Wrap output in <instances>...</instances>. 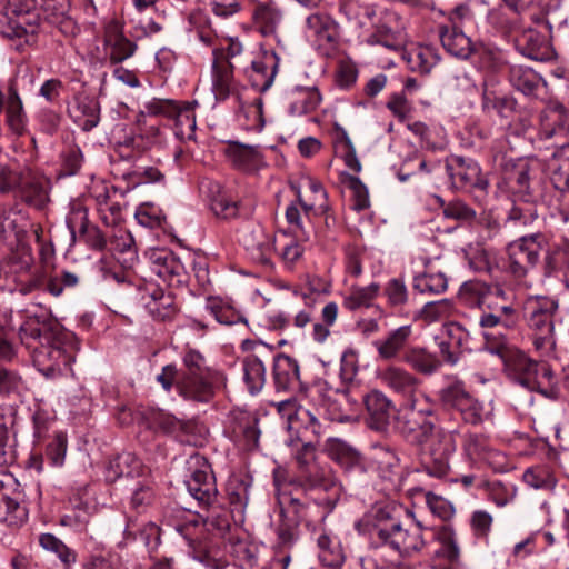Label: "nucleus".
I'll return each instance as SVG.
<instances>
[{"instance_id": "nucleus-2", "label": "nucleus", "mask_w": 569, "mask_h": 569, "mask_svg": "<svg viewBox=\"0 0 569 569\" xmlns=\"http://www.w3.org/2000/svg\"><path fill=\"white\" fill-rule=\"evenodd\" d=\"M432 415H403L399 420L402 436L420 448V460L430 476L442 478L450 469V459L456 452L455 431L436 426Z\"/></svg>"}, {"instance_id": "nucleus-40", "label": "nucleus", "mask_w": 569, "mask_h": 569, "mask_svg": "<svg viewBox=\"0 0 569 569\" xmlns=\"http://www.w3.org/2000/svg\"><path fill=\"white\" fill-rule=\"evenodd\" d=\"M33 261L31 247L23 241L17 242V248L3 262V274L10 277L27 273L30 271Z\"/></svg>"}, {"instance_id": "nucleus-11", "label": "nucleus", "mask_w": 569, "mask_h": 569, "mask_svg": "<svg viewBox=\"0 0 569 569\" xmlns=\"http://www.w3.org/2000/svg\"><path fill=\"white\" fill-rule=\"evenodd\" d=\"M242 51V44L237 38H219L216 46V100L226 99L233 90V64L230 59Z\"/></svg>"}, {"instance_id": "nucleus-41", "label": "nucleus", "mask_w": 569, "mask_h": 569, "mask_svg": "<svg viewBox=\"0 0 569 569\" xmlns=\"http://www.w3.org/2000/svg\"><path fill=\"white\" fill-rule=\"evenodd\" d=\"M402 360L413 370L426 376L435 373L441 366L438 357L425 348L411 347L403 353Z\"/></svg>"}, {"instance_id": "nucleus-30", "label": "nucleus", "mask_w": 569, "mask_h": 569, "mask_svg": "<svg viewBox=\"0 0 569 569\" xmlns=\"http://www.w3.org/2000/svg\"><path fill=\"white\" fill-rule=\"evenodd\" d=\"M104 41L110 47V60L116 63L130 58L137 49V46L123 36L118 21H111L107 24Z\"/></svg>"}, {"instance_id": "nucleus-32", "label": "nucleus", "mask_w": 569, "mask_h": 569, "mask_svg": "<svg viewBox=\"0 0 569 569\" xmlns=\"http://www.w3.org/2000/svg\"><path fill=\"white\" fill-rule=\"evenodd\" d=\"M322 97L316 87H295L288 93V109L291 116L299 117L315 111Z\"/></svg>"}, {"instance_id": "nucleus-3", "label": "nucleus", "mask_w": 569, "mask_h": 569, "mask_svg": "<svg viewBox=\"0 0 569 569\" xmlns=\"http://www.w3.org/2000/svg\"><path fill=\"white\" fill-rule=\"evenodd\" d=\"M389 505L376 506L366 515L369 533L377 546L396 550L401 557H416L429 545L431 529L421 522L401 523Z\"/></svg>"}, {"instance_id": "nucleus-26", "label": "nucleus", "mask_w": 569, "mask_h": 569, "mask_svg": "<svg viewBox=\"0 0 569 569\" xmlns=\"http://www.w3.org/2000/svg\"><path fill=\"white\" fill-rule=\"evenodd\" d=\"M240 242L254 261L263 266L270 264L273 243L271 237L266 234L261 228L244 230L241 233Z\"/></svg>"}, {"instance_id": "nucleus-38", "label": "nucleus", "mask_w": 569, "mask_h": 569, "mask_svg": "<svg viewBox=\"0 0 569 569\" xmlns=\"http://www.w3.org/2000/svg\"><path fill=\"white\" fill-rule=\"evenodd\" d=\"M254 23L266 38H277V30L282 21V12L273 4L260 3L252 13Z\"/></svg>"}, {"instance_id": "nucleus-4", "label": "nucleus", "mask_w": 569, "mask_h": 569, "mask_svg": "<svg viewBox=\"0 0 569 569\" xmlns=\"http://www.w3.org/2000/svg\"><path fill=\"white\" fill-rule=\"evenodd\" d=\"M559 300L548 296H529L523 302V317L532 336V343L541 356L549 357L556 347L553 318Z\"/></svg>"}, {"instance_id": "nucleus-29", "label": "nucleus", "mask_w": 569, "mask_h": 569, "mask_svg": "<svg viewBox=\"0 0 569 569\" xmlns=\"http://www.w3.org/2000/svg\"><path fill=\"white\" fill-rule=\"evenodd\" d=\"M505 180L516 193L530 194L531 166L528 160H508L503 166Z\"/></svg>"}, {"instance_id": "nucleus-39", "label": "nucleus", "mask_w": 569, "mask_h": 569, "mask_svg": "<svg viewBox=\"0 0 569 569\" xmlns=\"http://www.w3.org/2000/svg\"><path fill=\"white\" fill-rule=\"evenodd\" d=\"M318 557L326 567H338L343 560V550L337 537L327 530H322L316 538Z\"/></svg>"}, {"instance_id": "nucleus-43", "label": "nucleus", "mask_w": 569, "mask_h": 569, "mask_svg": "<svg viewBox=\"0 0 569 569\" xmlns=\"http://www.w3.org/2000/svg\"><path fill=\"white\" fill-rule=\"evenodd\" d=\"M278 62L279 58L274 51L266 53L262 60L252 62L253 81L256 86L260 87V90L264 91L272 86L278 71Z\"/></svg>"}, {"instance_id": "nucleus-13", "label": "nucleus", "mask_w": 569, "mask_h": 569, "mask_svg": "<svg viewBox=\"0 0 569 569\" xmlns=\"http://www.w3.org/2000/svg\"><path fill=\"white\" fill-rule=\"evenodd\" d=\"M363 459L365 471L376 472L382 481L388 483L387 489L395 490L399 487L401 480L400 460L392 448L386 445H375Z\"/></svg>"}, {"instance_id": "nucleus-44", "label": "nucleus", "mask_w": 569, "mask_h": 569, "mask_svg": "<svg viewBox=\"0 0 569 569\" xmlns=\"http://www.w3.org/2000/svg\"><path fill=\"white\" fill-rule=\"evenodd\" d=\"M284 478V471L281 469H276L273 472V482L276 489L278 491V503L281 508V512H284L286 506L291 507L295 512L296 521H303L311 515L313 509H318V506H308L305 507L299 499L292 498L286 492H280L282 487V481Z\"/></svg>"}, {"instance_id": "nucleus-6", "label": "nucleus", "mask_w": 569, "mask_h": 569, "mask_svg": "<svg viewBox=\"0 0 569 569\" xmlns=\"http://www.w3.org/2000/svg\"><path fill=\"white\" fill-rule=\"evenodd\" d=\"M569 132V112L562 104L550 108L546 113V121L542 123L540 132L541 138L548 140L557 138L561 143L556 146L552 153L553 161H561L562 164L556 167L552 163L551 180L555 187L561 191H569V142L563 138Z\"/></svg>"}, {"instance_id": "nucleus-49", "label": "nucleus", "mask_w": 569, "mask_h": 569, "mask_svg": "<svg viewBox=\"0 0 569 569\" xmlns=\"http://www.w3.org/2000/svg\"><path fill=\"white\" fill-rule=\"evenodd\" d=\"M509 80L513 88L523 94H531L539 83L538 74L532 69L521 66L510 68Z\"/></svg>"}, {"instance_id": "nucleus-23", "label": "nucleus", "mask_w": 569, "mask_h": 569, "mask_svg": "<svg viewBox=\"0 0 569 569\" xmlns=\"http://www.w3.org/2000/svg\"><path fill=\"white\" fill-rule=\"evenodd\" d=\"M516 48L523 56L543 61L550 58L551 47L548 36L535 28L521 30L515 38Z\"/></svg>"}, {"instance_id": "nucleus-7", "label": "nucleus", "mask_w": 569, "mask_h": 569, "mask_svg": "<svg viewBox=\"0 0 569 569\" xmlns=\"http://www.w3.org/2000/svg\"><path fill=\"white\" fill-rule=\"evenodd\" d=\"M277 411L282 418L287 419V429L289 438L287 443L296 447L305 443L310 448V443H317L323 433V426L318 417L311 410L297 403L295 399H287L274 403Z\"/></svg>"}, {"instance_id": "nucleus-50", "label": "nucleus", "mask_w": 569, "mask_h": 569, "mask_svg": "<svg viewBox=\"0 0 569 569\" xmlns=\"http://www.w3.org/2000/svg\"><path fill=\"white\" fill-rule=\"evenodd\" d=\"M252 485V478L243 472H233L227 482V492L232 503L243 505L249 499V489Z\"/></svg>"}, {"instance_id": "nucleus-20", "label": "nucleus", "mask_w": 569, "mask_h": 569, "mask_svg": "<svg viewBox=\"0 0 569 569\" xmlns=\"http://www.w3.org/2000/svg\"><path fill=\"white\" fill-rule=\"evenodd\" d=\"M463 450L472 461L487 463L495 471L502 472L507 469L506 456L495 449L482 435H469L465 440Z\"/></svg>"}, {"instance_id": "nucleus-9", "label": "nucleus", "mask_w": 569, "mask_h": 569, "mask_svg": "<svg viewBox=\"0 0 569 569\" xmlns=\"http://www.w3.org/2000/svg\"><path fill=\"white\" fill-rule=\"evenodd\" d=\"M439 397L445 406L457 410L467 423L479 425L489 416L485 405L466 389L462 381L449 383L440 390Z\"/></svg>"}, {"instance_id": "nucleus-59", "label": "nucleus", "mask_w": 569, "mask_h": 569, "mask_svg": "<svg viewBox=\"0 0 569 569\" xmlns=\"http://www.w3.org/2000/svg\"><path fill=\"white\" fill-rule=\"evenodd\" d=\"M301 297L305 300L306 307L302 310H299L298 312H296L292 320H290L289 318H286L282 315L279 316V319L283 327L292 323L296 328L302 329L312 322L313 311H315V309H313L315 299H312L311 296L307 295V293H302Z\"/></svg>"}, {"instance_id": "nucleus-57", "label": "nucleus", "mask_w": 569, "mask_h": 569, "mask_svg": "<svg viewBox=\"0 0 569 569\" xmlns=\"http://www.w3.org/2000/svg\"><path fill=\"white\" fill-rule=\"evenodd\" d=\"M67 227L72 237L77 233H84L88 228V212L80 202H72L66 218Z\"/></svg>"}, {"instance_id": "nucleus-42", "label": "nucleus", "mask_w": 569, "mask_h": 569, "mask_svg": "<svg viewBox=\"0 0 569 569\" xmlns=\"http://www.w3.org/2000/svg\"><path fill=\"white\" fill-rule=\"evenodd\" d=\"M146 308L154 319H170L176 313L174 298L161 288H153L146 301Z\"/></svg>"}, {"instance_id": "nucleus-33", "label": "nucleus", "mask_w": 569, "mask_h": 569, "mask_svg": "<svg viewBox=\"0 0 569 569\" xmlns=\"http://www.w3.org/2000/svg\"><path fill=\"white\" fill-rule=\"evenodd\" d=\"M440 40L446 51L453 57L467 59L473 51L471 39L457 27H442Z\"/></svg>"}, {"instance_id": "nucleus-28", "label": "nucleus", "mask_w": 569, "mask_h": 569, "mask_svg": "<svg viewBox=\"0 0 569 569\" xmlns=\"http://www.w3.org/2000/svg\"><path fill=\"white\" fill-rule=\"evenodd\" d=\"M328 456L347 471L365 472L363 457L351 446L340 439H328L326 443Z\"/></svg>"}, {"instance_id": "nucleus-47", "label": "nucleus", "mask_w": 569, "mask_h": 569, "mask_svg": "<svg viewBox=\"0 0 569 569\" xmlns=\"http://www.w3.org/2000/svg\"><path fill=\"white\" fill-rule=\"evenodd\" d=\"M523 481L538 490L553 491L557 486V478L550 468L536 466L527 469L522 476Z\"/></svg>"}, {"instance_id": "nucleus-15", "label": "nucleus", "mask_w": 569, "mask_h": 569, "mask_svg": "<svg viewBox=\"0 0 569 569\" xmlns=\"http://www.w3.org/2000/svg\"><path fill=\"white\" fill-rule=\"evenodd\" d=\"M30 6L27 0H7L0 4V34L8 39H22L29 41L28 14Z\"/></svg>"}, {"instance_id": "nucleus-27", "label": "nucleus", "mask_w": 569, "mask_h": 569, "mask_svg": "<svg viewBox=\"0 0 569 569\" xmlns=\"http://www.w3.org/2000/svg\"><path fill=\"white\" fill-rule=\"evenodd\" d=\"M273 381L277 391L296 389L300 382L298 361L287 355H278L273 360Z\"/></svg>"}, {"instance_id": "nucleus-35", "label": "nucleus", "mask_w": 569, "mask_h": 569, "mask_svg": "<svg viewBox=\"0 0 569 569\" xmlns=\"http://www.w3.org/2000/svg\"><path fill=\"white\" fill-rule=\"evenodd\" d=\"M227 160L236 168L241 170L254 169L261 160L257 147L230 142L222 150Z\"/></svg>"}, {"instance_id": "nucleus-37", "label": "nucleus", "mask_w": 569, "mask_h": 569, "mask_svg": "<svg viewBox=\"0 0 569 569\" xmlns=\"http://www.w3.org/2000/svg\"><path fill=\"white\" fill-rule=\"evenodd\" d=\"M26 232L24 217L17 206L2 208L0 212V234L6 240L22 241Z\"/></svg>"}, {"instance_id": "nucleus-1", "label": "nucleus", "mask_w": 569, "mask_h": 569, "mask_svg": "<svg viewBox=\"0 0 569 569\" xmlns=\"http://www.w3.org/2000/svg\"><path fill=\"white\" fill-rule=\"evenodd\" d=\"M19 337L43 376L53 378L70 370L76 356L72 333L61 331L57 323L29 318L20 326Z\"/></svg>"}, {"instance_id": "nucleus-17", "label": "nucleus", "mask_w": 569, "mask_h": 569, "mask_svg": "<svg viewBox=\"0 0 569 569\" xmlns=\"http://www.w3.org/2000/svg\"><path fill=\"white\" fill-rule=\"evenodd\" d=\"M459 297L469 306L492 309L495 305H498V300L505 301L507 299V293L499 283H486L475 280L465 282L461 286Z\"/></svg>"}, {"instance_id": "nucleus-31", "label": "nucleus", "mask_w": 569, "mask_h": 569, "mask_svg": "<svg viewBox=\"0 0 569 569\" xmlns=\"http://www.w3.org/2000/svg\"><path fill=\"white\" fill-rule=\"evenodd\" d=\"M436 540L439 543V548L435 551V558L443 561H453V563L460 560V548L457 540L455 530L443 525L431 529L429 541Z\"/></svg>"}, {"instance_id": "nucleus-55", "label": "nucleus", "mask_w": 569, "mask_h": 569, "mask_svg": "<svg viewBox=\"0 0 569 569\" xmlns=\"http://www.w3.org/2000/svg\"><path fill=\"white\" fill-rule=\"evenodd\" d=\"M358 68L350 59L340 60L335 71V83L341 90H350L357 82Z\"/></svg>"}, {"instance_id": "nucleus-61", "label": "nucleus", "mask_w": 569, "mask_h": 569, "mask_svg": "<svg viewBox=\"0 0 569 569\" xmlns=\"http://www.w3.org/2000/svg\"><path fill=\"white\" fill-rule=\"evenodd\" d=\"M425 500L429 510L442 520H448L455 515V508L450 501L431 491L425 492Z\"/></svg>"}, {"instance_id": "nucleus-12", "label": "nucleus", "mask_w": 569, "mask_h": 569, "mask_svg": "<svg viewBox=\"0 0 569 569\" xmlns=\"http://www.w3.org/2000/svg\"><path fill=\"white\" fill-rule=\"evenodd\" d=\"M222 433L230 440H242L248 450L258 448V419L243 409L233 408L226 413L222 419Z\"/></svg>"}, {"instance_id": "nucleus-24", "label": "nucleus", "mask_w": 569, "mask_h": 569, "mask_svg": "<svg viewBox=\"0 0 569 569\" xmlns=\"http://www.w3.org/2000/svg\"><path fill=\"white\" fill-rule=\"evenodd\" d=\"M412 335V327L410 325L398 327L388 332L381 339L372 342L378 358L383 361L398 359L406 352V346Z\"/></svg>"}, {"instance_id": "nucleus-62", "label": "nucleus", "mask_w": 569, "mask_h": 569, "mask_svg": "<svg viewBox=\"0 0 569 569\" xmlns=\"http://www.w3.org/2000/svg\"><path fill=\"white\" fill-rule=\"evenodd\" d=\"M81 116L78 117L79 126L84 131L96 128L100 121L99 106L94 101H83L78 106Z\"/></svg>"}, {"instance_id": "nucleus-19", "label": "nucleus", "mask_w": 569, "mask_h": 569, "mask_svg": "<svg viewBox=\"0 0 569 569\" xmlns=\"http://www.w3.org/2000/svg\"><path fill=\"white\" fill-rule=\"evenodd\" d=\"M375 27V33L368 39L369 43L382 44L389 49H397L401 44L406 24L399 13L385 10Z\"/></svg>"}, {"instance_id": "nucleus-34", "label": "nucleus", "mask_w": 569, "mask_h": 569, "mask_svg": "<svg viewBox=\"0 0 569 569\" xmlns=\"http://www.w3.org/2000/svg\"><path fill=\"white\" fill-rule=\"evenodd\" d=\"M358 372V365H357V353L348 349L343 351L341 357V363H340V371L339 376L341 381L338 385H335L333 382L329 381L328 379L323 380V385L326 386L327 392H332L342 397L348 396V385L355 379Z\"/></svg>"}, {"instance_id": "nucleus-25", "label": "nucleus", "mask_w": 569, "mask_h": 569, "mask_svg": "<svg viewBox=\"0 0 569 569\" xmlns=\"http://www.w3.org/2000/svg\"><path fill=\"white\" fill-rule=\"evenodd\" d=\"M297 483L305 490H333L335 497H338L340 491L331 471L328 468L321 467L316 461L299 471Z\"/></svg>"}, {"instance_id": "nucleus-63", "label": "nucleus", "mask_w": 569, "mask_h": 569, "mask_svg": "<svg viewBox=\"0 0 569 569\" xmlns=\"http://www.w3.org/2000/svg\"><path fill=\"white\" fill-rule=\"evenodd\" d=\"M452 305L448 299L428 302L421 310V318L428 322H435L450 315Z\"/></svg>"}, {"instance_id": "nucleus-58", "label": "nucleus", "mask_w": 569, "mask_h": 569, "mask_svg": "<svg viewBox=\"0 0 569 569\" xmlns=\"http://www.w3.org/2000/svg\"><path fill=\"white\" fill-rule=\"evenodd\" d=\"M516 101L507 96L496 97L490 92H485L482 97V108L485 111H496L500 117H508L515 110Z\"/></svg>"}, {"instance_id": "nucleus-22", "label": "nucleus", "mask_w": 569, "mask_h": 569, "mask_svg": "<svg viewBox=\"0 0 569 569\" xmlns=\"http://www.w3.org/2000/svg\"><path fill=\"white\" fill-rule=\"evenodd\" d=\"M369 416V425L372 429L386 430L392 417L393 402L380 390L373 389L362 398Z\"/></svg>"}, {"instance_id": "nucleus-21", "label": "nucleus", "mask_w": 569, "mask_h": 569, "mask_svg": "<svg viewBox=\"0 0 569 569\" xmlns=\"http://www.w3.org/2000/svg\"><path fill=\"white\" fill-rule=\"evenodd\" d=\"M51 180L42 174L23 176L19 187L21 200L37 210H42L50 202Z\"/></svg>"}, {"instance_id": "nucleus-45", "label": "nucleus", "mask_w": 569, "mask_h": 569, "mask_svg": "<svg viewBox=\"0 0 569 569\" xmlns=\"http://www.w3.org/2000/svg\"><path fill=\"white\" fill-rule=\"evenodd\" d=\"M535 376V386H530L529 390L538 391L548 399H558L560 389L551 367L546 362H539Z\"/></svg>"}, {"instance_id": "nucleus-64", "label": "nucleus", "mask_w": 569, "mask_h": 569, "mask_svg": "<svg viewBox=\"0 0 569 569\" xmlns=\"http://www.w3.org/2000/svg\"><path fill=\"white\" fill-rule=\"evenodd\" d=\"M67 453V437L57 433L53 440L47 446L46 457L53 467H61L64 463Z\"/></svg>"}, {"instance_id": "nucleus-48", "label": "nucleus", "mask_w": 569, "mask_h": 569, "mask_svg": "<svg viewBox=\"0 0 569 569\" xmlns=\"http://www.w3.org/2000/svg\"><path fill=\"white\" fill-rule=\"evenodd\" d=\"M379 286L371 283L366 287H352L343 299V306L349 310L368 308L377 297Z\"/></svg>"}, {"instance_id": "nucleus-46", "label": "nucleus", "mask_w": 569, "mask_h": 569, "mask_svg": "<svg viewBox=\"0 0 569 569\" xmlns=\"http://www.w3.org/2000/svg\"><path fill=\"white\" fill-rule=\"evenodd\" d=\"M407 62L412 71L427 74L439 62V56L431 47H417L407 53Z\"/></svg>"}, {"instance_id": "nucleus-36", "label": "nucleus", "mask_w": 569, "mask_h": 569, "mask_svg": "<svg viewBox=\"0 0 569 569\" xmlns=\"http://www.w3.org/2000/svg\"><path fill=\"white\" fill-rule=\"evenodd\" d=\"M242 380L251 396H257L261 392L266 385V367L259 357L254 355L244 357L242 361Z\"/></svg>"}, {"instance_id": "nucleus-16", "label": "nucleus", "mask_w": 569, "mask_h": 569, "mask_svg": "<svg viewBox=\"0 0 569 569\" xmlns=\"http://www.w3.org/2000/svg\"><path fill=\"white\" fill-rule=\"evenodd\" d=\"M492 352H497L503 359L506 370L515 381L529 389L535 386L538 361L528 357L519 349H508L503 343L497 346Z\"/></svg>"}, {"instance_id": "nucleus-53", "label": "nucleus", "mask_w": 569, "mask_h": 569, "mask_svg": "<svg viewBox=\"0 0 569 569\" xmlns=\"http://www.w3.org/2000/svg\"><path fill=\"white\" fill-rule=\"evenodd\" d=\"M139 468L140 461L136 457L131 453H123L110 461L107 478L116 480L122 476L132 477Z\"/></svg>"}, {"instance_id": "nucleus-10", "label": "nucleus", "mask_w": 569, "mask_h": 569, "mask_svg": "<svg viewBox=\"0 0 569 569\" xmlns=\"http://www.w3.org/2000/svg\"><path fill=\"white\" fill-rule=\"evenodd\" d=\"M183 362L188 368V375L178 380V389L186 398L198 401H208L212 395V386L208 380L209 371L204 368V358L196 350H189Z\"/></svg>"}, {"instance_id": "nucleus-14", "label": "nucleus", "mask_w": 569, "mask_h": 569, "mask_svg": "<svg viewBox=\"0 0 569 569\" xmlns=\"http://www.w3.org/2000/svg\"><path fill=\"white\" fill-rule=\"evenodd\" d=\"M307 37L313 42L317 50L330 57L339 43V26L326 13H312L306 20Z\"/></svg>"}, {"instance_id": "nucleus-5", "label": "nucleus", "mask_w": 569, "mask_h": 569, "mask_svg": "<svg viewBox=\"0 0 569 569\" xmlns=\"http://www.w3.org/2000/svg\"><path fill=\"white\" fill-rule=\"evenodd\" d=\"M377 377L386 388L405 400L406 412L403 415H411L413 412L417 416L433 413V405L420 390V380L407 369L389 365L379 370Z\"/></svg>"}, {"instance_id": "nucleus-8", "label": "nucleus", "mask_w": 569, "mask_h": 569, "mask_svg": "<svg viewBox=\"0 0 569 569\" xmlns=\"http://www.w3.org/2000/svg\"><path fill=\"white\" fill-rule=\"evenodd\" d=\"M548 244L542 233L523 236L507 247L509 271L518 279L523 278L539 261L540 252Z\"/></svg>"}, {"instance_id": "nucleus-51", "label": "nucleus", "mask_w": 569, "mask_h": 569, "mask_svg": "<svg viewBox=\"0 0 569 569\" xmlns=\"http://www.w3.org/2000/svg\"><path fill=\"white\" fill-rule=\"evenodd\" d=\"M448 281L442 272H423L415 277L413 288L421 293L439 295L447 290Z\"/></svg>"}, {"instance_id": "nucleus-56", "label": "nucleus", "mask_w": 569, "mask_h": 569, "mask_svg": "<svg viewBox=\"0 0 569 569\" xmlns=\"http://www.w3.org/2000/svg\"><path fill=\"white\" fill-rule=\"evenodd\" d=\"M305 187L312 193V200L310 202L303 201L300 189H296L297 199L300 206L306 212L312 210L316 206H322L327 200V192L320 181L307 177L305 179Z\"/></svg>"}, {"instance_id": "nucleus-18", "label": "nucleus", "mask_w": 569, "mask_h": 569, "mask_svg": "<svg viewBox=\"0 0 569 569\" xmlns=\"http://www.w3.org/2000/svg\"><path fill=\"white\" fill-rule=\"evenodd\" d=\"M453 183L466 190H486L488 180L481 174L479 164L472 159L452 158L446 166Z\"/></svg>"}, {"instance_id": "nucleus-60", "label": "nucleus", "mask_w": 569, "mask_h": 569, "mask_svg": "<svg viewBox=\"0 0 569 569\" xmlns=\"http://www.w3.org/2000/svg\"><path fill=\"white\" fill-rule=\"evenodd\" d=\"M307 240L301 234L296 233L295 238L288 239L281 248V258L284 264L292 268L301 258L305 251L302 242Z\"/></svg>"}, {"instance_id": "nucleus-52", "label": "nucleus", "mask_w": 569, "mask_h": 569, "mask_svg": "<svg viewBox=\"0 0 569 569\" xmlns=\"http://www.w3.org/2000/svg\"><path fill=\"white\" fill-rule=\"evenodd\" d=\"M28 517L27 509L18 501L2 496L0 498V521L9 526H20Z\"/></svg>"}, {"instance_id": "nucleus-54", "label": "nucleus", "mask_w": 569, "mask_h": 569, "mask_svg": "<svg viewBox=\"0 0 569 569\" xmlns=\"http://www.w3.org/2000/svg\"><path fill=\"white\" fill-rule=\"evenodd\" d=\"M26 389V380L18 371L0 367V397L20 395Z\"/></svg>"}]
</instances>
